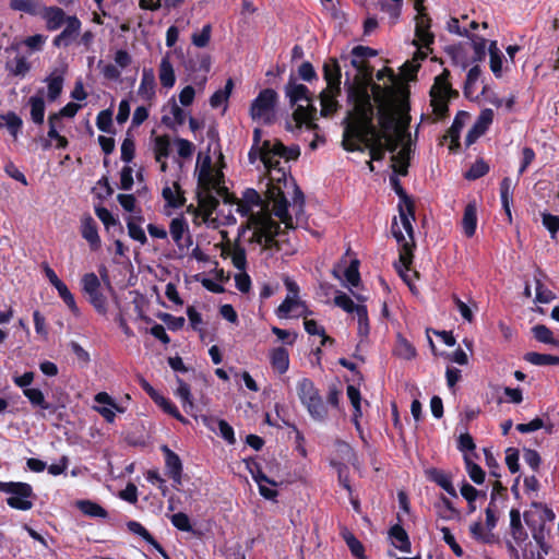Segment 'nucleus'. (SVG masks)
Here are the masks:
<instances>
[{"instance_id": "nucleus-1", "label": "nucleus", "mask_w": 559, "mask_h": 559, "mask_svg": "<svg viewBox=\"0 0 559 559\" xmlns=\"http://www.w3.org/2000/svg\"><path fill=\"white\" fill-rule=\"evenodd\" d=\"M354 107L343 120V148L348 152L369 150L371 160H382L385 155L382 134L373 124V106L366 87L348 85Z\"/></svg>"}, {"instance_id": "nucleus-2", "label": "nucleus", "mask_w": 559, "mask_h": 559, "mask_svg": "<svg viewBox=\"0 0 559 559\" xmlns=\"http://www.w3.org/2000/svg\"><path fill=\"white\" fill-rule=\"evenodd\" d=\"M269 173V182L266 188V198L272 203V211L281 222L287 227H293V219L287 212L286 193L292 191V186L295 182L288 180L287 170L285 166H281V162L274 158V165L265 167Z\"/></svg>"}, {"instance_id": "nucleus-3", "label": "nucleus", "mask_w": 559, "mask_h": 559, "mask_svg": "<svg viewBox=\"0 0 559 559\" xmlns=\"http://www.w3.org/2000/svg\"><path fill=\"white\" fill-rule=\"evenodd\" d=\"M223 173L221 170H207L198 173V204L204 216L210 218L219 204L218 198H223L225 202L229 201L227 188L223 185Z\"/></svg>"}, {"instance_id": "nucleus-4", "label": "nucleus", "mask_w": 559, "mask_h": 559, "mask_svg": "<svg viewBox=\"0 0 559 559\" xmlns=\"http://www.w3.org/2000/svg\"><path fill=\"white\" fill-rule=\"evenodd\" d=\"M323 79L326 87L320 93L321 116L328 117L338 108L337 97L341 95L342 69L338 60L328 59L323 64Z\"/></svg>"}, {"instance_id": "nucleus-5", "label": "nucleus", "mask_w": 559, "mask_h": 559, "mask_svg": "<svg viewBox=\"0 0 559 559\" xmlns=\"http://www.w3.org/2000/svg\"><path fill=\"white\" fill-rule=\"evenodd\" d=\"M285 94L289 98L290 105H296L298 102H307V106L298 105L295 109L293 117L297 127L305 124L309 130L316 129L314 123L317 109L310 105V92L304 84H298L290 80L285 86Z\"/></svg>"}, {"instance_id": "nucleus-6", "label": "nucleus", "mask_w": 559, "mask_h": 559, "mask_svg": "<svg viewBox=\"0 0 559 559\" xmlns=\"http://www.w3.org/2000/svg\"><path fill=\"white\" fill-rule=\"evenodd\" d=\"M250 223L253 229V241L263 246L264 249L282 250L281 241L275 239L280 234V225L267 213L252 214Z\"/></svg>"}, {"instance_id": "nucleus-7", "label": "nucleus", "mask_w": 559, "mask_h": 559, "mask_svg": "<svg viewBox=\"0 0 559 559\" xmlns=\"http://www.w3.org/2000/svg\"><path fill=\"white\" fill-rule=\"evenodd\" d=\"M449 75L450 72L448 70H443L440 75L436 76L435 83L430 90L431 107L433 114L439 118H444L447 116L449 110V99L457 95V92L452 90L448 82Z\"/></svg>"}, {"instance_id": "nucleus-8", "label": "nucleus", "mask_w": 559, "mask_h": 559, "mask_svg": "<svg viewBox=\"0 0 559 559\" xmlns=\"http://www.w3.org/2000/svg\"><path fill=\"white\" fill-rule=\"evenodd\" d=\"M278 95L272 88L259 93L250 106V116L253 120L272 124L276 119V104Z\"/></svg>"}, {"instance_id": "nucleus-9", "label": "nucleus", "mask_w": 559, "mask_h": 559, "mask_svg": "<svg viewBox=\"0 0 559 559\" xmlns=\"http://www.w3.org/2000/svg\"><path fill=\"white\" fill-rule=\"evenodd\" d=\"M0 491L10 495L7 498L9 507L27 511L33 508L32 498L34 497L33 488L27 483L0 481Z\"/></svg>"}, {"instance_id": "nucleus-10", "label": "nucleus", "mask_w": 559, "mask_h": 559, "mask_svg": "<svg viewBox=\"0 0 559 559\" xmlns=\"http://www.w3.org/2000/svg\"><path fill=\"white\" fill-rule=\"evenodd\" d=\"M399 212H400V219H401V225L403 227V229L405 230L406 235H404L401 226L399 225V223L396 221L393 222L392 224V234L394 236V238L396 239L397 243L400 245V248H402V245L403 243H412L409 245L411 246V250L414 249L415 247V242H414V230H413V225H412V221H414V203H407V204H402V203H399Z\"/></svg>"}, {"instance_id": "nucleus-11", "label": "nucleus", "mask_w": 559, "mask_h": 559, "mask_svg": "<svg viewBox=\"0 0 559 559\" xmlns=\"http://www.w3.org/2000/svg\"><path fill=\"white\" fill-rule=\"evenodd\" d=\"M82 290L87 296L90 304L100 313H107V297L103 293L100 280L95 273H86L82 277Z\"/></svg>"}, {"instance_id": "nucleus-12", "label": "nucleus", "mask_w": 559, "mask_h": 559, "mask_svg": "<svg viewBox=\"0 0 559 559\" xmlns=\"http://www.w3.org/2000/svg\"><path fill=\"white\" fill-rule=\"evenodd\" d=\"M424 10L425 9L423 4L419 7V10H417L418 14L416 16L415 27L416 40L414 44L418 47L429 48V46L433 43L435 36L429 31L431 20Z\"/></svg>"}, {"instance_id": "nucleus-13", "label": "nucleus", "mask_w": 559, "mask_h": 559, "mask_svg": "<svg viewBox=\"0 0 559 559\" xmlns=\"http://www.w3.org/2000/svg\"><path fill=\"white\" fill-rule=\"evenodd\" d=\"M411 243H403L400 248L399 261L395 263V269L402 280L408 285L411 290H414L413 277H417V272H411V264L413 262V250H411Z\"/></svg>"}, {"instance_id": "nucleus-14", "label": "nucleus", "mask_w": 559, "mask_h": 559, "mask_svg": "<svg viewBox=\"0 0 559 559\" xmlns=\"http://www.w3.org/2000/svg\"><path fill=\"white\" fill-rule=\"evenodd\" d=\"M169 233L179 249L189 247L192 243L189 226L183 216L171 219L169 224Z\"/></svg>"}, {"instance_id": "nucleus-15", "label": "nucleus", "mask_w": 559, "mask_h": 559, "mask_svg": "<svg viewBox=\"0 0 559 559\" xmlns=\"http://www.w3.org/2000/svg\"><path fill=\"white\" fill-rule=\"evenodd\" d=\"M64 24L66 27L63 31L53 38V45L56 47L70 46L80 34L82 23L75 15L68 16Z\"/></svg>"}, {"instance_id": "nucleus-16", "label": "nucleus", "mask_w": 559, "mask_h": 559, "mask_svg": "<svg viewBox=\"0 0 559 559\" xmlns=\"http://www.w3.org/2000/svg\"><path fill=\"white\" fill-rule=\"evenodd\" d=\"M249 471L252 478L259 486V491L262 497L269 500H274L277 497V490L273 488H269L266 485L277 486V483L273 479L269 478L261 469L259 464L253 463L249 465Z\"/></svg>"}, {"instance_id": "nucleus-17", "label": "nucleus", "mask_w": 559, "mask_h": 559, "mask_svg": "<svg viewBox=\"0 0 559 559\" xmlns=\"http://www.w3.org/2000/svg\"><path fill=\"white\" fill-rule=\"evenodd\" d=\"M290 313L296 317H307L311 313L299 297L286 296L284 301L276 309L278 318H287Z\"/></svg>"}, {"instance_id": "nucleus-18", "label": "nucleus", "mask_w": 559, "mask_h": 559, "mask_svg": "<svg viewBox=\"0 0 559 559\" xmlns=\"http://www.w3.org/2000/svg\"><path fill=\"white\" fill-rule=\"evenodd\" d=\"M272 141L265 140L262 142L261 146H251L248 158L251 164H254L258 159H261L264 167H270L274 165L272 159Z\"/></svg>"}, {"instance_id": "nucleus-19", "label": "nucleus", "mask_w": 559, "mask_h": 559, "mask_svg": "<svg viewBox=\"0 0 559 559\" xmlns=\"http://www.w3.org/2000/svg\"><path fill=\"white\" fill-rule=\"evenodd\" d=\"M203 423L206 427H209L213 431L219 432L221 437L226 440L228 443H235V435L233 427L224 419H217L213 417H203Z\"/></svg>"}, {"instance_id": "nucleus-20", "label": "nucleus", "mask_w": 559, "mask_h": 559, "mask_svg": "<svg viewBox=\"0 0 559 559\" xmlns=\"http://www.w3.org/2000/svg\"><path fill=\"white\" fill-rule=\"evenodd\" d=\"M162 197L166 205L173 209H179L185 205L186 198L178 182L173 186H165L162 190Z\"/></svg>"}, {"instance_id": "nucleus-21", "label": "nucleus", "mask_w": 559, "mask_h": 559, "mask_svg": "<svg viewBox=\"0 0 559 559\" xmlns=\"http://www.w3.org/2000/svg\"><path fill=\"white\" fill-rule=\"evenodd\" d=\"M155 75L152 69L144 68L142 71L141 83L138 88L139 96L144 100H151L155 96Z\"/></svg>"}, {"instance_id": "nucleus-22", "label": "nucleus", "mask_w": 559, "mask_h": 559, "mask_svg": "<svg viewBox=\"0 0 559 559\" xmlns=\"http://www.w3.org/2000/svg\"><path fill=\"white\" fill-rule=\"evenodd\" d=\"M81 234L92 249L99 247L100 238L98 236L96 222L92 216L87 215L82 218Z\"/></svg>"}, {"instance_id": "nucleus-23", "label": "nucleus", "mask_w": 559, "mask_h": 559, "mask_svg": "<svg viewBox=\"0 0 559 559\" xmlns=\"http://www.w3.org/2000/svg\"><path fill=\"white\" fill-rule=\"evenodd\" d=\"M290 188H292V192H294V198L290 203L287 201V212L293 219L292 228H295V222H294L293 214L295 215L296 223H298L300 221L301 215L304 214L305 198H304V193L300 191V189L296 185H293ZM285 227L287 228L286 225H285ZM290 227H288V229Z\"/></svg>"}, {"instance_id": "nucleus-24", "label": "nucleus", "mask_w": 559, "mask_h": 559, "mask_svg": "<svg viewBox=\"0 0 559 559\" xmlns=\"http://www.w3.org/2000/svg\"><path fill=\"white\" fill-rule=\"evenodd\" d=\"M379 124L381 134L396 132V130H403L396 123L395 112L388 107L381 106L379 108Z\"/></svg>"}, {"instance_id": "nucleus-25", "label": "nucleus", "mask_w": 559, "mask_h": 559, "mask_svg": "<svg viewBox=\"0 0 559 559\" xmlns=\"http://www.w3.org/2000/svg\"><path fill=\"white\" fill-rule=\"evenodd\" d=\"M186 121V112L185 110L175 102L170 104L169 114H166L162 117V122L173 129L176 130L178 126H182Z\"/></svg>"}, {"instance_id": "nucleus-26", "label": "nucleus", "mask_w": 559, "mask_h": 559, "mask_svg": "<svg viewBox=\"0 0 559 559\" xmlns=\"http://www.w3.org/2000/svg\"><path fill=\"white\" fill-rule=\"evenodd\" d=\"M128 530L141 536L145 542H147L150 545H152L165 559H169L166 551L163 549V547L155 540V538L150 534V532L139 522L136 521H129L127 523Z\"/></svg>"}, {"instance_id": "nucleus-27", "label": "nucleus", "mask_w": 559, "mask_h": 559, "mask_svg": "<svg viewBox=\"0 0 559 559\" xmlns=\"http://www.w3.org/2000/svg\"><path fill=\"white\" fill-rule=\"evenodd\" d=\"M44 19L46 20V26L49 31H56L67 22V15L64 11L58 7L46 8L44 12Z\"/></svg>"}, {"instance_id": "nucleus-28", "label": "nucleus", "mask_w": 559, "mask_h": 559, "mask_svg": "<svg viewBox=\"0 0 559 559\" xmlns=\"http://www.w3.org/2000/svg\"><path fill=\"white\" fill-rule=\"evenodd\" d=\"M158 75H159L160 84L164 87L170 88L175 85L176 76H175V71H174L173 64L170 62L169 52H167L162 58Z\"/></svg>"}, {"instance_id": "nucleus-29", "label": "nucleus", "mask_w": 559, "mask_h": 559, "mask_svg": "<svg viewBox=\"0 0 559 559\" xmlns=\"http://www.w3.org/2000/svg\"><path fill=\"white\" fill-rule=\"evenodd\" d=\"M462 227L466 237H473L477 227V207L475 203H468L465 206Z\"/></svg>"}, {"instance_id": "nucleus-30", "label": "nucleus", "mask_w": 559, "mask_h": 559, "mask_svg": "<svg viewBox=\"0 0 559 559\" xmlns=\"http://www.w3.org/2000/svg\"><path fill=\"white\" fill-rule=\"evenodd\" d=\"M427 476L430 480L438 484L450 496L457 497L456 490L452 485L451 476L438 468H430L427 471Z\"/></svg>"}, {"instance_id": "nucleus-31", "label": "nucleus", "mask_w": 559, "mask_h": 559, "mask_svg": "<svg viewBox=\"0 0 559 559\" xmlns=\"http://www.w3.org/2000/svg\"><path fill=\"white\" fill-rule=\"evenodd\" d=\"M466 117H467L466 112H464V111L459 112L455 116L452 126L450 127V129L447 132L445 139L449 138L451 141V144L449 146V148L451 151H455L460 146V142H459L460 133L464 127V119Z\"/></svg>"}, {"instance_id": "nucleus-32", "label": "nucleus", "mask_w": 559, "mask_h": 559, "mask_svg": "<svg viewBox=\"0 0 559 559\" xmlns=\"http://www.w3.org/2000/svg\"><path fill=\"white\" fill-rule=\"evenodd\" d=\"M46 40H47V36L41 35V34H36L33 36L26 37L24 40H22L20 43H12L11 46L9 48H7V51L8 50L17 51L20 49V46L24 45L25 47H27V49L31 52H38V51L43 50V48L46 44Z\"/></svg>"}, {"instance_id": "nucleus-33", "label": "nucleus", "mask_w": 559, "mask_h": 559, "mask_svg": "<svg viewBox=\"0 0 559 559\" xmlns=\"http://www.w3.org/2000/svg\"><path fill=\"white\" fill-rule=\"evenodd\" d=\"M272 159L274 158L281 159L284 158L285 162H288L290 159H296L299 154V147L298 146H285L281 141L275 140L272 141Z\"/></svg>"}, {"instance_id": "nucleus-34", "label": "nucleus", "mask_w": 559, "mask_h": 559, "mask_svg": "<svg viewBox=\"0 0 559 559\" xmlns=\"http://www.w3.org/2000/svg\"><path fill=\"white\" fill-rule=\"evenodd\" d=\"M409 145H404L396 154L392 155V168L395 174L405 176L409 165Z\"/></svg>"}, {"instance_id": "nucleus-35", "label": "nucleus", "mask_w": 559, "mask_h": 559, "mask_svg": "<svg viewBox=\"0 0 559 559\" xmlns=\"http://www.w3.org/2000/svg\"><path fill=\"white\" fill-rule=\"evenodd\" d=\"M162 451L165 454V466L168 476L178 478V473H182V463L180 457L167 445H163Z\"/></svg>"}, {"instance_id": "nucleus-36", "label": "nucleus", "mask_w": 559, "mask_h": 559, "mask_svg": "<svg viewBox=\"0 0 559 559\" xmlns=\"http://www.w3.org/2000/svg\"><path fill=\"white\" fill-rule=\"evenodd\" d=\"M270 359L272 367L280 373H285L289 367V355L286 348L276 347L271 350Z\"/></svg>"}, {"instance_id": "nucleus-37", "label": "nucleus", "mask_w": 559, "mask_h": 559, "mask_svg": "<svg viewBox=\"0 0 559 559\" xmlns=\"http://www.w3.org/2000/svg\"><path fill=\"white\" fill-rule=\"evenodd\" d=\"M352 56H353V58L350 60L352 66L354 68H356L359 73H364L365 72L364 59L377 56V51L370 47L356 46L352 50Z\"/></svg>"}, {"instance_id": "nucleus-38", "label": "nucleus", "mask_w": 559, "mask_h": 559, "mask_svg": "<svg viewBox=\"0 0 559 559\" xmlns=\"http://www.w3.org/2000/svg\"><path fill=\"white\" fill-rule=\"evenodd\" d=\"M500 197H501L502 206H503L504 212L508 217V222L511 223L512 214H511L510 205L513 200V186H512L511 179L508 177L503 178L500 183Z\"/></svg>"}, {"instance_id": "nucleus-39", "label": "nucleus", "mask_w": 559, "mask_h": 559, "mask_svg": "<svg viewBox=\"0 0 559 559\" xmlns=\"http://www.w3.org/2000/svg\"><path fill=\"white\" fill-rule=\"evenodd\" d=\"M7 70L13 76L24 78L31 71L32 64L25 56H16L12 61L7 62Z\"/></svg>"}, {"instance_id": "nucleus-40", "label": "nucleus", "mask_w": 559, "mask_h": 559, "mask_svg": "<svg viewBox=\"0 0 559 559\" xmlns=\"http://www.w3.org/2000/svg\"><path fill=\"white\" fill-rule=\"evenodd\" d=\"M393 354L401 359L412 360L416 357L417 353L412 343L401 334H397Z\"/></svg>"}, {"instance_id": "nucleus-41", "label": "nucleus", "mask_w": 559, "mask_h": 559, "mask_svg": "<svg viewBox=\"0 0 559 559\" xmlns=\"http://www.w3.org/2000/svg\"><path fill=\"white\" fill-rule=\"evenodd\" d=\"M261 198L260 194L253 190L248 189L243 192L242 201L237 203V211L242 215H248L252 206H260Z\"/></svg>"}, {"instance_id": "nucleus-42", "label": "nucleus", "mask_w": 559, "mask_h": 559, "mask_svg": "<svg viewBox=\"0 0 559 559\" xmlns=\"http://www.w3.org/2000/svg\"><path fill=\"white\" fill-rule=\"evenodd\" d=\"M510 527L511 535L516 543L524 542L527 537V534L522 526L521 523V513L518 509H512L510 511Z\"/></svg>"}, {"instance_id": "nucleus-43", "label": "nucleus", "mask_w": 559, "mask_h": 559, "mask_svg": "<svg viewBox=\"0 0 559 559\" xmlns=\"http://www.w3.org/2000/svg\"><path fill=\"white\" fill-rule=\"evenodd\" d=\"M390 536L393 538V545L402 551L411 550V543L406 531L401 525H394L390 530Z\"/></svg>"}, {"instance_id": "nucleus-44", "label": "nucleus", "mask_w": 559, "mask_h": 559, "mask_svg": "<svg viewBox=\"0 0 559 559\" xmlns=\"http://www.w3.org/2000/svg\"><path fill=\"white\" fill-rule=\"evenodd\" d=\"M31 106V118L34 123L43 124L45 116V102L41 95L32 96L28 100Z\"/></svg>"}, {"instance_id": "nucleus-45", "label": "nucleus", "mask_w": 559, "mask_h": 559, "mask_svg": "<svg viewBox=\"0 0 559 559\" xmlns=\"http://www.w3.org/2000/svg\"><path fill=\"white\" fill-rule=\"evenodd\" d=\"M46 82L48 84V93H47L48 99L53 102L60 96V94L62 92L63 76L61 74L57 73V71H53L46 79Z\"/></svg>"}, {"instance_id": "nucleus-46", "label": "nucleus", "mask_w": 559, "mask_h": 559, "mask_svg": "<svg viewBox=\"0 0 559 559\" xmlns=\"http://www.w3.org/2000/svg\"><path fill=\"white\" fill-rule=\"evenodd\" d=\"M143 221V217H130L127 222L128 233L129 236L133 239L139 241L141 245H145L147 241L146 235L141 227V223Z\"/></svg>"}, {"instance_id": "nucleus-47", "label": "nucleus", "mask_w": 559, "mask_h": 559, "mask_svg": "<svg viewBox=\"0 0 559 559\" xmlns=\"http://www.w3.org/2000/svg\"><path fill=\"white\" fill-rule=\"evenodd\" d=\"M233 87H234V82L231 79H228L226 81V84H225V87L224 88H221V90H217L210 98V105L212 108H218L221 107L222 105H225L227 104L228 102V98L231 94V91H233Z\"/></svg>"}, {"instance_id": "nucleus-48", "label": "nucleus", "mask_w": 559, "mask_h": 559, "mask_svg": "<svg viewBox=\"0 0 559 559\" xmlns=\"http://www.w3.org/2000/svg\"><path fill=\"white\" fill-rule=\"evenodd\" d=\"M304 405L307 407L310 416L313 419L323 420L325 418L326 407L324 406L320 394H317L314 397L307 401Z\"/></svg>"}, {"instance_id": "nucleus-49", "label": "nucleus", "mask_w": 559, "mask_h": 559, "mask_svg": "<svg viewBox=\"0 0 559 559\" xmlns=\"http://www.w3.org/2000/svg\"><path fill=\"white\" fill-rule=\"evenodd\" d=\"M304 405L307 407L310 416L313 419L323 420L325 418L326 407L324 406L320 394H317L314 397L307 401Z\"/></svg>"}, {"instance_id": "nucleus-50", "label": "nucleus", "mask_w": 559, "mask_h": 559, "mask_svg": "<svg viewBox=\"0 0 559 559\" xmlns=\"http://www.w3.org/2000/svg\"><path fill=\"white\" fill-rule=\"evenodd\" d=\"M297 393L302 405L319 394L318 390L314 388L313 382L308 378H302L297 382Z\"/></svg>"}, {"instance_id": "nucleus-51", "label": "nucleus", "mask_w": 559, "mask_h": 559, "mask_svg": "<svg viewBox=\"0 0 559 559\" xmlns=\"http://www.w3.org/2000/svg\"><path fill=\"white\" fill-rule=\"evenodd\" d=\"M153 151L156 162L166 159L170 153V140L167 135H158L153 141Z\"/></svg>"}, {"instance_id": "nucleus-52", "label": "nucleus", "mask_w": 559, "mask_h": 559, "mask_svg": "<svg viewBox=\"0 0 559 559\" xmlns=\"http://www.w3.org/2000/svg\"><path fill=\"white\" fill-rule=\"evenodd\" d=\"M524 359L535 366L559 365V357L536 352L526 353Z\"/></svg>"}, {"instance_id": "nucleus-53", "label": "nucleus", "mask_w": 559, "mask_h": 559, "mask_svg": "<svg viewBox=\"0 0 559 559\" xmlns=\"http://www.w3.org/2000/svg\"><path fill=\"white\" fill-rule=\"evenodd\" d=\"M532 333L534 337L540 343L559 346V341L555 338L551 330L544 324L534 325L532 328Z\"/></svg>"}, {"instance_id": "nucleus-54", "label": "nucleus", "mask_w": 559, "mask_h": 559, "mask_svg": "<svg viewBox=\"0 0 559 559\" xmlns=\"http://www.w3.org/2000/svg\"><path fill=\"white\" fill-rule=\"evenodd\" d=\"M404 130H396V132L382 134V142L384 144V151L394 153L400 144L404 141Z\"/></svg>"}, {"instance_id": "nucleus-55", "label": "nucleus", "mask_w": 559, "mask_h": 559, "mask_svg": "<svg viewBox=\"0 0 559 559\" xmlns=\"http://www.w3.org/2000/svg\"><path fill=\"white\" fill-rule=\"evenodd\" d=\"M10 8L13 11L36 15L38 12V2L37 0H10Z\"/></svg>"}, {"instance_id": "nucleus-56", "label": "nucleus", "mask_w": 559, "mask_h": 559, "mask_svg": "<svg viewBox=\"0 0 559 559\" xmlns=\"http://www.w3.org/2000/svg\"><path fill=\"white\" fill-rule=\"evenodd\" d=\"M23 394L28 399L31 404L41 409H49L50 405L45 401L44 393L36 388L24 389Z\"/></svg>"}, {"instance_id": "nucleus-57", "label": "nucleus", "mask_w": 559, "mask_h": 559, "mask_svg": "<svg viewBox=\"0 0 559 559\" xmlns=\"http://www.w3.org/2000/svg\"><path fill=\"white\" fill-rule=\"evenodd\" d=\"M355 313L357 316L358 321V334L360 337L365 338L368 336L370 331L368 311L366 306L358 305Z\"/></svg>"}, {"instance_id": "nucleus-58", "label": "nucleus", "mask_w": 559, "mask_h": 559, "mask_svg": "<svg viewBox=\"0 0 559 559\" xmlns=\"http://www.w3.org/2000/svg\"><path fill=\"white\" fill-rule=\"evenodd\" d=\"M466 471L469 478L477 485L483 484L485 480L484 469L476 463H474L468 455L464 456Z\"/></svg>"}, {"instance_id": "nucleus-59", "label": "nucleus", "mask_w": 559, "mask_h": 559, "mask_svg": "<svg viewBox=\"0 0 559 559\" xmlns=\"http://www.w3.org/2000/svg\"><path fill=\"white\" fill-rule=\"evenodd\" d=\"M304 325H305V330L310 335H320L322 337L321 345H326L328 343L332 344L334 342L333 338H331L330 336H328L325 334L324 329L322 326H320L317 323V321L306 319L304 322Z\"/></svg>"}, {"instance_id": "nucleus-60", "label": "nucleus", "mask_w": 559, "mask_h": 559, "mask_svg": "<svg viewBox=\"0 0 559 559\" xmlns=\"http://www.w3.org/2000/svg\"><path fill=\"white\" fill-rule=\"evenodd\" d=\"M347 396L354 406V423L358 427V418L361 416V408H360V392L355 385H348L346 390Z\"/></svg>"}, {"instance_id": "nucleus-61", "label": "nucleus", "mask_w": 559, "mask_h": 559, "mask_svg": "<svg viewBox=\"0 0 559 559\" xmlns=\"http://www.w3.org/2000/svg\"><path fill=\"white\" fill-rule=\"evenodd\" d=\"M78 506L80 507V510L86 515L94 516V518H106L107 516L106 510L95 502L84 500V501H80L78 503Z\"/></svg>"}, {"instance_id": "nucleus-62", "label": "nucleus", "mask_w": 559, "mask_h": 559, "mask_svg": "<svg viewBox=\"0 0 559 559\" xmlns=\"http://www.w3.org/2000/svg\"><path fill=\"white\" fill-rule=\"evenodd\" d=\"M1 119L4 120V126L8 128L12 136L16 138L23 124L22 119L14 112L2 115Z\"/></svg>"}, {"instance_id": "nucleus-63", "label": "nucleus", "mask_w": 559, "mask_h": 559, "mask_svg": "<svg viewBox=\"0 0 559 559\" xmlns=\"http://www.w3.org/2000/svg\"><path fill=\"white\" fill-rule=\"evenodd\" d=\"M165 413L180 420L181 423H186L185 417L181 416L178 408L165 396L159 394L157 399L154 401Z\"/></svg>"}, {"instance_id": "nucleus-64", "label": "nucleus", "mask_w": 559, "mask_h": 559, "mask_svg": "<svg viewBox=\"0 0 559 559\" xmlns=\"http://www.w3.org/2000/svg\"><path fill=\"white\" fill-rule=\"evenodd\" d=\"M212 27L206 24L202 27L201 32L193 33L191 36L192 44L199 48H204L209 45L211 39Z\"/></svg>"}]
</instances>
